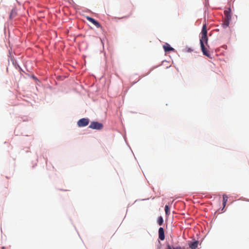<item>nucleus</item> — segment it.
<instances>
[{"label":"nucleus","mask_w":249,"mask_h":249,"mask_svg":"<svg viewBox=\"0 0 249 249\" xmlns=\"http://www.w3.org/2000/svg\"><path fill=\"white\" fill-rule=\"evenodd\" d=\"M224 15H225V19L227 20H231V9L229 8L228 10L224 11Z\"/></svg>","instance_id":"8"},{"label":"nucleus","mask_w":249,"mask_h":249,"mask_svg":"<svg viewBox=\"0 0 249 249\" xmlns=\"http://www.w3.org/2000/svg\"><path fill=\"white\" fill-rule=\"evenodd\" d=\"M89 127L93 129L101 130L103 128V125L102 123L97 122H91Z\"/></svg>","instance_id":"2"},{"label":"nucleus","mask_w":249,"mask_h":249,"mask_svg":"<svg viewBox=\"0 0 249 249\" xmlns=\"http://www.w3.org/2000/svg\"><path fill=\"white\" fill-rule=\"evenodd\" d=\"M86 18L89 21L94 24L97 28H100L101 27L100 24L94 18L89 17H87Z\"/></svg>","instance_id":"6"},{"label":"nucleus","mask_w":249,"mask_h":249,"mask_svg":"<svg viewBox=\"0 0 249 249\" xmlns=\"http://www.w3.org/2000/svg\"><path fill=\"white\" fill-rule=\"evenodd\" d=\"M230 20H231L224 19V22L222 24V26L223 28H227L229 26Z\"/></svg>","instance_id":"12"},{"label":"nucleus","mask_w":249,"mask_h":249,"mask_svg":"<svg viewBox=\"0 0 249 249\" xmlns=\"http://www.w3.org/2000/svg\"><path fill=\"white\" fill-rule=\"evenodd\" d=\"M198 243L199 242L197 241L191 242L189 243V246L191 249H196L198 247Z\"/></svg>","instance_id":"9"},{"label":"nucleus","mask_w":249,"mask_h":249,"mask_svg":"<svg viewBox=\"0 0 249 249\" xmlns=\"http://www.w3.org/2000/svg\"><path fill=\"white\" fill-rule=\"evenodd\" d=\"M165 213L167 215H168L169 213V207L168 205H166L165 206Z\"/></svg>","instance_id":"14"},{"label":"nucleus","mask_w":249,"mask_h":249,"mask_svg":"<svg viewBox=\"0 0 249 249\" xmlns=\"http://www.w3.org/2000/svg\"><path fill=\"white\" fill-rule=\"evenodd\" d=\"M157 222L160 226L162 225L163 223V218L161 216H160L158 219Z\"/></svg>","instance_id":"13"},{"label":"nucleus","mask_w":249,"mask_h":249,"mask_svg":"<svg viewBox=\"0 0 249 249\" xmlns=\"http://www.w3.org/2000/svg\"><path fill=\"white\" fill-rule=\"evenodd\" d=\"M4 249V247H2L1 249Z\"/></svg>","instance_id":"17"},{"label":"nucleus","mask_w":249,"mask_h":249,"mask_svg":"<svg viewBox=\"0 0 249 249\" xmlns=\"http://www.w3.org/2000/svg\"><path fill=\"white\" fill-rule=\"evenodd\" d=\"M173 249H185L184 248H182L181 247H177L175 248H174Z\"/></svg>","instance_id":"15"},{"label":"nucleus","mask_w":249,"mask_h":249,"mask_svg":"<svg viewBox=\"0 0 249 249\" xmlns=\"http://www.w3.org/2000/svg\"><path fill=\"white\" fill-rule=\"evenodd\" d=\"M163 49L165 52H167L169 51H174L175 49L171 47L170 45L168 43H165V45H163Z\"/></svg>","instance_id":"10"},{"label":"nucleus","mask_w":249,"mask_h":249,"mask_svg":"<svg viewBox=\"0 0 249 249\" xmlns=\"http://www.w3.org/2000/svg\"><path fill=\"white\" fill-rule=\"evenodd\" d=\"M201 38L200 39V46L201 51L204 55L210 58L211 54L209 53V52L207 50L206 48L205 47L204 44L206 45L208 43V37H207V26L206 24L203 25L202 31L201 32Z\"/></svg>","instance_id":"1"},{"label":"nucleus","mask_w":249,"mask_h":249,"mask_svg":"<svg viewBox=\"0 0 249 249\" xmlns=\"http://www.w3.org/2000/svg\"><path fill=\"white\" fill-rule=\"evenodd\" d=\"M86 18L89 21L94 24L97 28H100L101 27L100 24L94 18L89 17H87Z\"/></svg>","instance_id":"5"},{"label":"nucleus","mask_w":249,"mask_h":249,"mask_svg":"<svg viewBox=\"0 0 249 249\" xmlns=\"http://www.w3.org/2000/svg\"><path fill=\"white\" fill-rule=\"evenodd\" d=\"M166 249H172V248L169 245H168Z\"/></svg>","instance_id":"16"},{"label":"nucleus","mask_w":249,"mask_h":249,"mask_svg":"<svg viewBox=\"0 0 249 249\" xmlns=\"http://www.w3.org/2000/svg\"><path fill=\"white\" fill-rule=\"evenodd\" d=\"M86 18L89 21L94 24L97 28H100L101 27L100 24L94 18L89 17H87Z\"/></svg>","instance_id":"4"},{"label":"nucleus","mask_w":249,"mask_h":249,"mask_svg":"<svg viewBox=\"0 0 249 249\" xmlns=\"http://www.w3.org/2000/svg\"><path fill=\"white\" fill-rule=\"evenodd\" d=\"M89 123V120L88 118H82L80 119L78 122L77 124L79 127H84L88 125Z\"/></svg>","instance_id":"3"},{"label":"nucleus","mask_w":249,"mask_h":249,"mask_svg":"<svg viewBox=\"0 0 249 249\" xmlns=\"http://www.w3.org/2000/svg\"><path fill=\"white\" fill-rule=\"evenodd\" d=\"M223 205L224 207H225L226 206V203L228 201V197L227 195H224L223 196Z\"/></svg>","instance_id":"11"},{"label":"nucleus","mask_w":249,"mask_h":249,"mask_svg":"<svg viewBox=\"0 0 249 249\" xmlns=\"http://www.w3.org/2000/svg\"><path fill=\"white\" fill-rule=\"evenodd\" d=\"M159 238L161 240H163L165 238L164 230L161 227L159 229Z\"/></svg>","instance_id":"7"}]
</instances>
